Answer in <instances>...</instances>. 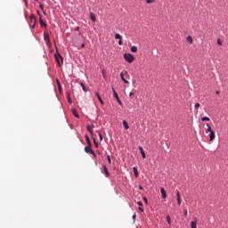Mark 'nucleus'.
Returning <instances> with one entry per match:
<instances>
[{
    "mask_svg": "<svg viewBox=\"0 0 228 228\" xmlns=\"http://www.w3.org/2000/svg\"><path fill=\"white\" fill-rule=\"evenodd\" d=\"M124 58L128 63H133L134 61V56H133L131 53H125Z\"/></svg>",
    "mask_w": 228,
    "mask_h": 228,
    "instance_id": "obj_1",
    "label": "nucleus"
},
{
    "mask_svg": "<svg viewBox=\"0 0 228 228\" xmlns=\"http://www.w3.org/2000/svg\"><path fill=\"white\" fill-rule=\"evenodd\" d=\"M112 92L117 102L119 104V106H122V101H120V97H118V94H117V91L113 87H112Z\"/></svg>",
    "mask_w": 228,
    "mask_h": 228,
    "instance_id": "obj_2",
    "label": "nucleus"
},
{
    "mask_svg": "<svg viewBox=\"0 0 228 228\" xmlns=\"http://www.w3.org/2000/svg\"><path fill=\"white\" fill-rule=\"evenodd\" d=\"M29 20H30V28H35V26L37 24V18H35L34 15H31L29 17Z\"/></svg>",
    "mask_w": 228,
    "mask_h": 228,
    "instance_id": "obj_3",
    "label": "nucleus"
},
{
    "mask_svg": "<svg viewBox=\"0 0 228 228\" xmlns=\"http://www.w3.org/2000/svg\"><path fill=\"white\" fill-rule=\"evenodd\" d=\"M55 60L58 65H61V63H63V58H61V55L60 53L55 54Z\"/></svg>",
    "mask_w": 228,
    "mask_h": 228,
    "instance_id": "obj_4",
    "label": "nucleus"
},
{
    "mask_svg": "<svg viewBox=\"0 0 228 228\" xmlns=\"http://www.w3.org/2000/svg\"><path fill=\"white\" fill-rule=\"evenodd\" d=\"M44 40H45L46 45H51V39H49V33L45 32V34H44Z\"/></svg>",
    "mask_w": 228,
    "mask_h": 228,
    "instance_id": "obj_5",
    "label": "nucleus"
},
{
    "mask_svg": "<svg viewBox=\"0 0 228 228\" xmlns=\"http://www.w3.org/2000/svg\"><path fill=\"white\" fill-rule=\"evenodd\" d=\"M126 74H127V71H125V73H124V72H121V73H120V77H121L122 81H123L126 85H129V81H127V80L124 77V76H125Z\"/></svg>",
    "mask_w": 228,
    "mask_h": 228,
    "instance_id": "obj_6",
    "label": "nucleus"
},
{
    "mask_svg": "<svg viewBox=\"0 0 228 228\" xmlns=\"http://www.w3.org/2000/svg\"><path fill=\"white\" fill-rule=\"evenodd\" d=\"M115 38H116V40H119V41H118V45H122V36H120V34L117 33V34L115 35Z\"/></svg>",
    "mask_w": 228,
    "mask_h": 228,
    "instance_id": "obj_7",
    "label": "nucleus"
},
{
    "mask_svg": "<svg viewBox=\"0 0 228 228\" xmlns=\"http://www.w3.org/2000/svg\"><path fill=\"white\" fill-rule=\"evenodd\" d=\"M139 151H140V152H141L142 158L143 159H145V158H147V156L145 155V151H143V147L140 146V147H139Z\"/></svg>",
    "mask_w": 228,
    "mask_h": 228,
    "instance_id": "obj_8",
    "label": "nucleus"
},
{
    "mask_svg": "<svg viewBox=\"0 0 228 228\" xmlns=\"http://www.w3.org/2000/svg\"><path fill=\"white\" fill-rule=\"evenodd\" d=\"M160 193L162 195V199H167V191H165V188H160Z\"/></svg>",
    "mask_w": 228,
    "mask_h": 228,
    "instance_id": "obj_9",
    "label": "nucleus"
},
{
    "mask_svg": "<svg viewBox=\"0 0 228 228\" xmlns=\"http://www.w3.org/2000/svg\"><path fill=\"white\" fill-rule=\"evenodd\" d=\"M94 125H88V126H87V131H88L91 134H94Z\"/></svg>",
    "mask_w": 228,
    "mask_h": 228,
    "instance_id": "obj_10",
    "label": "nucleus"
},
{
    "mask_svg": "<svg viewBox=\"0 0 228 228\" xmlns=\"http://www.w3.org/2000/svg\"><path fill=\"white\" fill-rule=\"evenodd\" d=\"M103 174H105L106 177H110V171H108V167H106V166H103Z\"/></svg>",
    "mask_w": 228,
    "mask_h": 228,
    "instance_id": "obj_11",
    "label": "nucleus"
},
{
    "mask_svg": "<svg viewBox=\"0 0 228 228\" xmlns=\"http://www.w3.org/2000/svg\"><path fill=\"white\" fill-rule=\"evenodd\" d=\"M213 140H215V131L209 134V142H213Z\"/></svg>",
    "mask_w": 228,
    "mask_h": 228,
    "instance_id": "obj_12",
    "label": "nucleus"
},
{
    "mask_svg": "<svg viewBox=\"0 0 228 228\" xmlns=\"http://www.w3.org/2000/svg\"><path fill=\"white\" fill-rule=\"evenodd\" d=\"M97 99L101 104H104V102L102 101V98L101 97V94L99 93H96Z\"/></svg>",
    "mask_w": 228,
    "mask_h": 228,
    "instance_id": "obj_13",
    "label": "nucleus"
},
{
    "mask_svg": "<svg viewBox=\"0 0 228 228\" xmlns=\"http://www.w3.org/2000/svg\"><path fill=\"white\" fill-rule=\"evenodd\" d=\"M72 113L74 117H76V118H79V114L77 113V110H76L75 109H72Z\"/></svg>",
    "mask_w": 228,
    "mask_h": 228,
    "instance_id": "obj_14",
    "label": "nucleus"
},
{
    "mask_svg": "<svg viewBox=\"0 0 228 228\" xmlns=\"http://www.w3.org/2000/svg\"><path fill=\"white\" fill-rule=\"evenodd\" d=\"M90 19H91V20H93V22H95L96 18H95V14H94V12H90Z\"/></svg>",
    "mask_w": 228,
    "mask_h": 228,
    "instance_id": "obj_15",
    "label": "nucleus"
},
{
    "mask_svg": "<svg viewBox=\"0 0 228 228\" xmlns=\"http://www.w3.org/2000/svg\"><path fill=\"white\" fill-rule=\"evenodd\" d=\"M187 42H188L189 44H193V38L191 37V36H188V37H187Z\"/></svg>",
    "mask_w": 228,
    "mask_h": 228,
    "instance_id": "obj_16",
    "label": "nucleus"
},
{
    "mask_svg": "<svg viewBox=\"0 0 228 228\" xmlns=\"http://www.w3.org/2000/svg\"><path fill=\"white\" fill-rule=\"evenodd\" d=\"M123 126L125 127V129H129V125L127 124V121L123 120Z\"/></svg>",
    "mask_w": 228,
    "mask_h": 228,
    "instance_id": "obj_17",
    "label": "nucleus"
},
{
    "mask_svg": "<svg viewBox=\"0 0 228 228\" xmlns=\"http://www.w3.org/2000/svg\"><path fill=\"white\" fill-rule=\"evenodd\" d=\"M191 228H197V222L191 221Z\"/></svg>",
    "mask_w": 228,
    "mask_h": 228,
    "instance_id": "obj_18",
    "label": "nucleus"
},
{
    "mask_svg": "<svg viewBox=\"0 0 228 228\" xmlns=\"http://www.w3.org/2000/svg\"><path fill=\"white\" fill-rule=\"evenodd\" d=\"M91 151H92V148L90 145L85 147V152H90Z\"/></svg>",
    "mask_w": 228,
    "mask_h": 228,
    "instance_id": "obj_19",
    "label": "nucleus"
},
{
    "mask_svg": "<svg viewBox=\"0 0 228 228\" xmlns=\"http://www.w3.org/2000/svg\"><path fill=\"white\" fill-rule=\"evenodd\" d=\"M131 51H132V53H137V52H138V47H136V46H132V47H131Z\"/></svg>",
    "mask_w": 228,
    "mask_h": 228,
    "instance_id": "obj_20",
    "label": "nucleus"
},
{
    "mask_svg": "<svg viewBox=\"0 0 228 228\" xmlns=\"http://www.w3.org/2000/svg\"><path fill=\"white\" fill-rule=\"evenodd\" d=\"M202 122H209L211 119L208 117H204L201 118Z\"/></svg>",
    "mask_w": 228,
    "mask_h": 228,
    "instance_id": "obj_21",
    "label": "nucleus"
},
{
    "mask_svg": "<svg viewBox=\"0 0 228 228\" xmlns=\"http://www.w3.org/2000/svg\"><path fill=\"white\" fill-rule=\"evenodd\" d=\"M134 174L135 177H138V169L136 167H133Z\"/></svg>",
    "mask_w": 228,
    "mask_h": 228,
    "instance_id": "obj_22",
    "label": "nucleus"
},
{
    "mask_svg": "<svg viewBox=\"0 0 228 228\" xmlns=\"http://www.w3.org/2000/svg\"><path fill=\"white\" fill-rule=\"evenodd\" d=\"M167 222L168 225H172V220L170 219V216H167Z\"/></svg>",
    "mask_w": 228,
    "mask_h": 228,
    "instance_id": "obj_23",
    "label": "nucleus"
},
{
    "mask_svg": "<svg viewBox=\"0 0 228 228\" xmlns=\"http://www.w3.org/2000/svg\"><path fill=\"white\" fill-rule=\"evenodd\" d=\"M80 86H81L82 90H83L84 92H87V89H86V86H85V84L80 83Z\"/></svg>",
    "mask_w": 228,
    "mask_h": 228,
    "instance_id": "obj_24",
    "label": "nucleus"
},
{
    "mask_svg": "<svg viewBox=\"0 0 228 228\" xmlns=\"http://www.w3.org/2000/svg\"><path fill=\"white\" fill-rule=\"evenodd\" d=\"M207 133H211V132H213L212 130H211V126H209V124H207Z\"/></svg>",
    "mask_w": 228,
    "mask_h": 228,
    "instance_id": "obj_25",
    "label": "nucleus"
},
{
    "mask_svg": "<svg viewBox=\"0 0 228 228\" xmlns=\"http://www.w3.org/2000/svg\"><path fill=\"white\" fill-rule=\"evenodd\" d=\"M97 133H98V136L100 138V142H102V140H103L102 134H101L100 131H98Z\"/></svg>",
    "mask_w": 228,
    "mask_h": 228,
    "instance_id": "obj_26",
    "label": "nucleus"
},
{
    "mask_svg": "<svg viewBox=\"0 0 228 228\" xmlns=\"http://www.w3.org/2000/svg\"><path fill=\"white\" fill-rule=\"evenodd\" d=\"M39 22H40V25H41V26H46V25H45V22H44V20H42V17H40Z\"/></svg>",
    "mask_w": 228,
    "mask_h": 228,
    "instance_id": "obj_27",
    "label": "nucleus"
},
{
    "mask_svg": "<svg viewBox=\"0 0 228 228\" xmlns=\"http://www.w3.org/2000/svg\"><path fill=\"white\" fill-rule=\"evenodd\" d=\"M86 140L88 145L92 146V142H90V137H88V135L86 136Z\"/></svg>",
    "mask_w": 228,
    "mask_h": 228,
    "instance_id": "obj_28",
    "label": "nucleus"
},
{
    "mask_svg": "<svg viewBox=\"0 0 228 228\" xmlns=\"http://www.w3.org/2000/svg\"><path fill=\"white\" fill-rule=\"evenodd\" d=\"M176 199H181V193L179 191H176Z\"/></svg>",
    "mask_w": 228,
    "mask_h": 228,
    "instance_id": "obj_29",
    "label": "nucleus"
},
{
    "mask_svg": "<svg viewBox=\"0 0 228 228\" xmlns=\"http://www.w3.org/2000/svg\"><path fill=\"white\" fill-rule=\"evenodd\" d=\"M146 3L148 4H152V3H154V0H146Z\"/></svg>",
    "mask_w": 228,
    "mask_h": 228,
    "instance_id": "obj_30",
    "label": "nucleus"
},
{
    "mask_svg": "<svg viewBox=\"0 0 228 228\" xmlns=\"http://www.w3.org/2000/svg\"><path fill=\"white\" fill-rule=\"evenodd\" d=\"M107 160L110 163V165H111V158H110V155L107 156Z\"/></svg>",
    "mask_w": 228,
    "mask_h": 228,
    "instance_id": "obj_31",
    "label": "nucleus"
},
{
    "mask_svg": "<svg viewBox=\"0 0 228 228\" xmlns=\"http://www.w3.org/2000/svg\"><path fill=\"white\" fill-rule=\"evenodd\" d=\"M94 143L95 147H99V142H97V141H95V139H94Z\"/></svg>",
    "mask_w": 228,
    "mask_h": 228,
    "instance_id": "obj_32",
    "label": "nucleus"
},
{
    "mask_svg": "<svg viewBox=\"0 0 228 228\" xmlns=\"http://www.w3.org/2000/svg\"><path fill=\"white\" fill-rule=\"evenodd\" d=\"M90 154H92L94 156V158H95V151H94V150H91V151H89Z\"/></svg>",
    "mask_w": 228,
    "mask_h": 228,
    "instance_id": "obj_33",
    "label": "nucleus"
},
{
    "mask_svg": "<svg viewBox=\"0 0 228 228\" xmlns=\"http://www.w3.org/2000/svg\"><path fill=\"white\" fill-rule=\"evenodd\" d=\"M90 154H92L94 156V158H95V151H94V150H91V151H89Z\"/></svg>",
    "mask_w": 228,
    "mask_h": 228,
    "instance_id": "obj_34",
    "label": "nucleus"
},
{
    "mask_svg": "<svg viewBox=\"0 0 228 228\" xmlns=\"http://www.w3.org/2000/svg\"><path fill=\"white\" fill-rule=\"evenodd\" d=\"M183 213H184V216H188V210L187 209H184Z\"/></svg>",
    "mask_w": 228,
    "mask_h": 228,
    "instance_id": "obj_35",
    "label": "nucleus"
},
{
    "mask_svg": "<svg viewBox=\"0 0 228 228\" xmlns=\"http://www.w3.org/2000/svg\"><path fill=\"white\" fill-rule=\"evenodd\" d=\"M194 108H196V109H197V108H200V103H196L195 106H194Z\"/></svg>",
    "mask_w": 228,
    "mask_h": 228,
    "instance_id": "obj_36",
    "label": "nucleus"
},
{
    "mask_svg": "<svg viewBox=\"0 0 228 228\" xmlns=\"http://www.w3.org/2000/svg\"><path fill=\"white\" fill-rule=\"evenodd\" d=\"M40 10L44 11V5L42 4H39Z\"/></svg>",
    "mask_w": 228,
    "mask_h": 228,
    "instance_id": "obj_37",
    "label": "nucleus"
},
{
    "mask_svg": "<svg viewBox=\"0 0 228 228\" xmlns=\"http://www.w3.org/2000/svg\"><path fill=\"white\" fill-rule=\"evenodd\" d=\"M217 44H218V45H222V40L217 39Z\"/></svg>",
    "mask_w": 228,
    "mask_h": 228,
    "instance_id": "obj_38",
    "label": "nucleus"
},
{
    "mask_svg": "<svg viewBox=\"0 0 228 228\" xmlns=\"http://www.w3.org/2000/svg\"><path fill=\"white\" fill-rule=\"evenodd\" d=\"M177 203H178V206H181V198L177 199Z\"/></svg>",
    "mask_w": 228,
    "mask_h": 228,
    "instance_id": "obj_39",
    "label": "nucleus"
},
{
    "mask_svg": "<svg viewBox=\"0 0 228 228\" xmlns=\"http://www.w3.org/2000/svg\"><path fill=\"white\" fill-rule=\"evenodd\" d=\"M143 200L146 204H148L149 200H147V198H143Z\"/></svg>",
    "mask_w": 228,
    "mask_h": 228,
    "instance_id": "obj_40",
    "label": "nucleus"
},
{
    "mask_svg": "<svg viewBox=\"0 0 228 228\" xmlns=\"http://www.w3.org/2000/svg\"><path fill=\"white\" fill-rule=\"evenodd\" d=\"M137 204H138V206H140V207L143 206V203H142V201H139Z\"/></svg>",
    "mask_w": 228,
    "mask_h": 228,
    "instance_id": "obj_41",
    "label": "nucleus"
},
{
    "mask_svg": "<svg viewBox=\"0 0 228 228\" xmlns=\"http://www.w3.org/2000/svg\"><path fill=\"white\" fill-rule=\"evenodd\" d=\"M139 211H141L142 213H143V208H142V207L139 208Z\"/></svg>",
    "mask_w": 228,
    "mask_h": 228,
    "instance_id": "obj_42",
    "label": "nucleus"
},
{
    "mask_svg": "<svg viewBox=\"0 0 228 228\" xmlns=\"http://www.w3.org/2000/svg\"><path fill=\"white\" fill-rule=\"evenodd\" d=\"M133 95H134V93H130V94H129V97H133Z\"/></svg>",
    "mask_w": 228,
    "mask_h": 228,
    "instance_id": "obj_43",
    "label": "nucleus"
},
{
    "mask_svg": "<svg viewBox=\"0 0 228 228\" xmlns=\"http://www.w3.org/2000/svg\"><path fill=\"white\" fill-rule=\"evenodd\" d=\"M57 83H58V86H59V88H61V86L60 85V81H57Z\"/></svg>",
    "mask_w": 228,
    "mask_h": 228,
    "instance_id": "obj_44",
    "label": "nucleus"
},
{
    "mask_svg": "<svg viewBox=\"0 0 228 228\" xmlns=\"http://www.w3.org/2000/svg\"><path fill=\"white\" fill-rule=\"evenodd\" d=\"M139 190H143V187L142 185H140Z\"/></svg>",
    "mask_w": 228,
    "mask_h": 228,
    "instance_id": "obj_45",
    "label": "nucleus"
},
{
    "mask_svg": "<svg viewBox=\"0 0 228 228\" xmlns=\"http://www.w3.org/2000/svg\"><path fill=\"white\" fill-rule=\"evenodd\" d=\"M216 94L217 95H219V94H220V91H216Z\"/></svg>",
    "mask_w": 228,
    "mask_h": 228,
    "instance_id": "obj_46",
    "label": "nucleus"
},
{
    "mask_svg": "<svg viewBox=\"0 0 228 228\" xmlns=\"http://www.w3.org/2000/svg\"><path fill=\"white\" fill-rule=\"evenodd\" d=\"M135 218H136V215H134L133 219L135 220Z\"/></svg>",
    "mask_w": 228,
    "mask_h": 228,
    "instance_id": "obj_47",
    "label": "nucleus"
},
{
    "mask_svg": "<svg viewBox=\"0 0 228 228\" xmlns=\"http://www.w3.org/2000/svg\"><path fill=\"white\" fill-rule=\"evenodd\" d=\"M81 47L84 48L85 47V44H82Z\"/></svg>",
    "mask_w": 228,
    "mask_h": 228,
    "instance_id": "obj_48",
    "label": "nucleus"
}]
</instances>
